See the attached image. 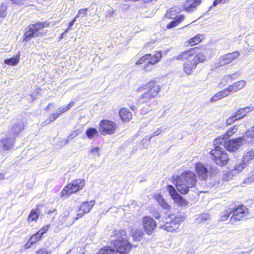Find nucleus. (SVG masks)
<instances>
[{
    "label": "nucleus",
    "instance_id": "1",
    "mask_svg": "<svg viewBox=\"0 0 254 254\" xmlns=\"http://www.w3.org/2000/svg\"><path fill=\"white\" fill-rule=\"evenodd\" d=\"M113 233L116 238L113 241L114 249L105 247L100 250L97 254H129L132 245L128 242L126 231L120 229Z\"/></svg>",
    "mask_w": 254,
    "mask_h": 254
},
{
    "label": "nucleus",
    "instance_id": "2",
    "mask_svg": "<svg viewBox=\"0 0 254 254\" xmlns=\"http://www.w3.org/2000/svg\"><path fill=\"white\" fill-rule=\"evenodd\" d=\"M161 90V87L156 84L154 80L150 81L146 84L138 89V91H143L147 90L137 100L138 104L147 103L151 99L154 98L157 96Z\"/></svg>",
    "mask_w": 254,
    "mask_h": 254
},
{
    "label": "nucleus",
    "instance_id": "3",
    "mask_svg": "<svg viewBox=\"0 0 254 254\" xmlns=\"http://www.w3.org/2000/svg\"><path fill=\"white\" fill-rule=\"evenodd\" d=\"M221 138H216L214 141V149L210 151V154L214 162L218 165L223 166L226 164L228 160V155L224 150V148L221 146L222 142L224 141Z\"/></svg>",
    "mask_w": 254,
    "mask_h": 254
},
{
    "label": "nucleus",
    "instance_id": "4",
    "mask_svg": "<svg viewBox=\"0 0 254 254\" xmlns=\"http://www.w3.org/2000/svg\"><path fill=\"white\" fill-rule=\"evenodd\" d=\"M248 212L247 208L243 206H239L234 209H229L223 212V215L221 217V221H225L229 217L231 214L233 213L231 217L230 220L232 223L237 221L240 220L243 218Z\"/></svg>",
    "mask_w": 254,
    "mask_h": 254
},
{
    "label": "nucleus",
    "instance_id": "5",
    "mask_svg": "<svg viewBox=\"0 0 254 254\" xmlns=\"http://www.w3.org/2000/svg\"><path fill=\"white\" fill-rule=\"evenodd\" d=\"M162 58V54L161 52H157L156 54L151 56V54H146L140 58V59L136 63V64H142V67L146 71L150 70L151 68L150 65L157 63Z\"/></svg>",
    "mask_w": 254,
    "mask_h": 254
},
{
    "label": "nucleus",
    "instance_id": "6",
    "mask_svg": "<svg viewBox=\"0 0 254 254\" xmlns=\"http://www.w3.org/2000/svg\"><path fill=\"white\" fill-rule=\"evenodd\" d=\"M84 185L85 181L84 180H75L64 188L61 192V196L67 198L72 193L81 190Z\"/></svg>",
    "mask_w": 254,
    "mask_h": 254
},
{
    "label": "nucleus",
    "instance_id": "7",
    "mask_svg": "<svg viewBox=\"0 0 254 254\" xmlns=\"http://www.w3.org/2000/svg\"><path fill=\"white\" fill-rule=\"evenodd\" d=\"M218 138H221L223 140L221 139V141H224L222 142L223 145H221V146L228 151L232 152L236 151L240 146L246 143L245 141L244 135L241 137L228 140L226 136H220Z\"/></svg>",
    "mask_w": 254,
    "mask_h": 254
},
{
    "label": "nucleus",
    "instance_id": "8",
    "mask_svg": "<svg viewBox=\"0 0 254 254\" xmlns=\"http://www.w3.org/2000/svg\"><path fill=\"white\" fill-rule=\"evenodd\" d=\"M206 60V56L202 53H197L191 60L187 61L184 65V69L187 74H190L197 64L202 63Z\"/></svg>",
    "mask_w": 254,
    "mask_h": 254
},
{
    "label": "nucleus",
    "instance_id": "9",
    "mask_svg": "<svg viewBox=\"0 0 254 254\" xmlns=\"http://www.w3.org/2000/svg\"><path fill=\"white\" fill-rule=\"evenodd\" d=\"M46 22H37L35 24H30L27 28L24 33V40L26 41H30L32 38L38 36L39 31L48 26Z\"/></svg>",
    "mask_w": 254,
    "mask_h": 254
},
{
    "label": "nucleus",
    "instance_id": "10",
    "mask_svg": "<svg viewBox=\"0 0 254 254\" xmlns=\"http://www.w3.org/2000/svg\"><path fill=\"white\" fill-rule=\"evenodd\" d=\"M76 214V211L71 207L66 208L61 217L62 223L65 224L66 226L72 225L76 220L80 218Z\"/></svg>",
    "mask_w": 254,
    "mask_h": 254
},
{
    "label": "nucleus",
    "instance_id": "11",
    "mask_svg": "<svg viewBox=\"0 0 254 254\" xmlns=\"http://www.w3.org/2000/svg\"><path fill=\"white\" fill-rule=\"evenodd\" d=\"M169 221L161 226V228L168 232H173L177 228L179 224L183 222V217L179 215H170Z\"/></svg>",
    "mask_w": 254,
    "mask_h": 254
},
{
    "label": "nucleus",
    "instance_id": "12",
    "mask_svg": "<svg viewBox=\"0 0 254 254\" xmlns=\"http://www.w3.org/2000/svg\"><path fill=\"white\" fill-rule=\"evenodd\" d=\"M240 55V54L238 51L225 54L219 59L218 62L215 63V66L220 67L229 64L235 60L238 59Z\"/></svg>",
    "mask_w": 254,
    "mask_h": 254
},
{
    "label": "nucleus",
    "instance_id": "13",
    "mask_svg": "<svg viewBox=\"0 0 254 254\" xmlns=\"http://www.w3.org/2000/svg\"><path fill=\"white\" fill-rule=\"evenodd\" d=\"M117 129L116 123L109 120H103L100 124L99 130L101 134H111L115 132Z\"/></svg>",
    "mask_w": 254,
    "mask_h": 254
},
{
    "label": "nucleus",
    "instance_id": "14",
    "mask_svg": "<svg viewBox=\"0 0 254 254\" xmlns=\"http://www.w3.org/2000/svg\"><path fill=\"white\" fill-rule=\"evenodd\" d=\"M167 190L175 203L181 206L188 205V202L177 192L173 186L168 185L167 186Z\"/></svg>",
    "mask_w": 254,
    "mask_h": 254
},
{
    "label": "nucleus",
    "instance_id": "15",
    "mask_svg": "<svg viewBox=\"0 0 254 254\" xmlns=\"http://www.w3.org/2000/svg\"><path fill=\"white\" fill-rule=\"evenodd\" d=\"M142 224L145 232L149 235L153 233L157 226L156 221L152 218L149 216L143 217Z\"/></svg>",
    "mask_w": 254,
    "mask_h": 254
},
{
    "label": "nucleus",
    "instance_id": "16",
    "mask_svg": "<svg viewBox=\"0 0 254 254\" xmlns=\"http://www.w3.org/2000/svg\"><path fill=\"white\" fill-rule=\"evenodd\" d=\"M14 136H12L10 133L6 134L5 137L0 139V150L7 151L14 147L15 143Z\"/></svg>",
    "mask_w": 254,
    "mask_h": 254
},
{
    "label": "nucleus",
    "instance_id": "17",
    "mask_svg": "<svg viewBox=\"0 0 254 254\" xmlns=\"http://www.w3.org/2000/svg\"><path fill=\"white\" fill-rule=\"evenodd\" d=\"M179 178L189 184V186L194 187L196 183L197 178L195 174L192 171H186L183 172L180 176H177Z\"/></svg>",
    "mask_w": 254,
    "mask_h": 254
},
{
    "label": "nucleus",
    "instance_id": "18",
    "mask_svg": "<svg viewBox=\"0 0 254 254\" xmlns=\"http://www.w3.org/2000/svg\"><path fill=\"white\" fill-rule=\"evenodd\" d=\"M94 204V200L84 201L82 202L78 209L76 215L78 216V217L81 218L85 214L88 213L90 211Z\"/></svg>",
    "mask_w": 254,
    "mask_h": 254
},
{
    "label": "nucleus",
    "instance_id": "19",
    "mask_svg": "<svg viewBox=\"0 0 254 254\" xmlns=\"http://www.w3.org/2000/svg\"><path fill=\"white\" fill-rule=\"evenodd\" d=\"M174 183L177 190L183 194H187L190 188L193 187L192 186H189V184H187L184 180L178 177H177Z\"/></svg>",
    "mask_w": 254,
    "mask_h": 254
},
{
    "label": "nucleus",
    "instance_id": "20",
    "mask_svg": "<svg viewBox=\"0 0 254 254\" xmlns=\"http://www.w3.org/2000/svg\"><path fill=\"white\" fill-rule=\"evenodd\" d=\"M195 171L198 177L202 180H205L209 174L208 168L201 163H197L195 165Z\"/></svg>",
    "mask_w": 254,
    "mask_h": 254
},
{
    "label": "nucleus",
    "instance_id": "21",
    "mask_svg": "<svg viewBox=\"0 0 254 254\" xmlns=\"http://www.w3.org/2000/svg\"><path fill=\"white\" fill-rule=\"evenodd\" d=\"M197 49V47L191 48L189 50L183 52L180 55L175 57L174 58L177 60L185 61L187 60H191L193 58V55L194 54V51Z\"/></svg>",
    "mask_w": 254,
    "mask_h": 254
},
{
    "label": "nucleus",
    "instance_id": "22",
    "mask_svg": "<svg viewBox=\"0 0 254 254\" xmlns=\"http://www.w3.org/2000/svg\"><path fill=\"white\" fill-rule=\"evenodd\" d=\"M200 2L201 0H186L184 3V9L188 12L192 11Z\"/></svg>",
    "mask_w": 254,
    "mask_h": 254
},
{
    "label": "nucleus",
    "instance_id": "23",
    "mask_svg": "<svg viewBox=\"0 0 254 254\" xmlns=\"http://www.w3.org/2000/svg\"><path fill=\"white\" fill-rule=\"evenodd\" d=\"M24 125L22 121L19 120L12 126L10 132L14 135H17L18 133L24 129Z\"/></svg>",
    "mask_w": 254,
    "mask_h": 254
},
{
    "label": "nucleus",
    "instance_id": "24",
    "mask_svg": "<svg viewBox=\"0 0 254 254\" xmlns=\"http://www.w3.org/2000/svg\"><path fill=\"white\" fill-rule=\"evenodd\" d=\"M246 85V82L245 80H240L235 82L234 84L227 88L229 93L231 92H235L242 89Z\"/></svg>",
    "mask_w": 254,
    "mask_h": 254
},
{
    "label": "nucleus",
    "instance_id": "25",
    "mask_svg": "<svg viewBox=\"0 0 254 254\" xmlns=\"http://www.w3.org/2000/svg\"><path fill=\"white\" fill-rule=\"evenodd\" d=\"M120 116L124 121H128L132 118V114L126 108H122L119 112Z\"/></svg>",
    "mask_w": 254,
    "mask_h": 254
},
{
    "label": "nucleus",
    "instance_id": "26",
    "mask_svg": "<svg viewBox=\"0 0 254 254\" xmlns=\"http://www.w3.org/2000/svg\"><path fill=\"white\" fill-rule=\"evenodd\" d=\"M229 92L227 88H226L218 93H217L215 95H214L211 98V101L212 102H216L221 98L226 97L229 94Z\"/></svg>",
    "mask_w": 254,
    "mask_h": 254
},
{
    "label": "nucleus",
    "instance_id": "27",
    "mask_svg": "<svg viewBox=\"0 0 254 254\" xmlns=\"http://www.w3.org/2000/svg\"><path fill=\"white\" fill-rule=\"evenodd\" d=\"M180 12V10L177 7H172L170 8L165 14L167 18L170 19H176L179 15L178 14Z\"/></svg>",
    "mask_w": 254,
    "mask_h": 254
},
{
    "label": "nucleus",
    "instance_id": "28",
    "mask_svg": "<svg viewBox=\"0 0 254 254\" xmlns=\"http://www.w3.org/2000/svg\"><path fill=\"white\" fill-rule=\"evenodd\" d=\"M184 18L185 17L184 15H180L177 18L173 19V20L167 24V28L171 29L177 26L179 23L184 20Z\"/></svg>",
    "mask_w": 254,
    "mask_h": 254
},
{
    "label": "nucleus",
    "instance_id": "29",
    "mask_svg": "<svg viewBox=\"0 0 254 254\" xmlns=\"http://www.w3.org/2000/svg\"><path fill=\"white\" fill-rule=\"evenodd\" d=\"M244 138L246 142L250 143L254 140V126L250 130L247 131L244 135Z\"/></svg>",
    "mask_w": 254,
    "mask_h": 254
},
{
    "label": "nucleus",
    "instance_id": "30",
    "mask_svg": "<svg viewBox=\"0 0 254 254\" xmlns=\"http://www.w3.org/2000/svg\"><path fill=\"white\" fill-rule=\"evenodd\" d=\"M254 159V148L252 149L251 150L247 152L242 157V161L246 162L247 164L249 163L251 161Z\"/></svg>",
    "mask_w": 254,
    "mask_h": 254
},
{
    "label": "nucleus",
    "instance_id": "31",
    "mask_svg": "<svg viewBox=\"0 0 254 254\" xmlns=\"http://www.w3.org/2000/svg\"><path fill=\"white\" fill-rule=\"evenodd\" d=\"M156 199L159 204L164 209L169 210L171 206L165 201L164 198L160 195L156 196Z\"/></svg>",
    "mask_w": 254,
    "mask_h": 254
},
{
    "label": "nucleus",
    "instance_id": "32",
    "mask_svg": "<svg viewBox=\"0 0 254 254\" xmlns=\"http://www.w3.org/2000/svg\"><path fill=\"white\" fill-rule=\"evenodd\" d=\"M39 214L40 210L39 209H32L29 215L28 220L29 221L37 220L39 216Z\"/></svg>",
    "mask_w": 254,
    "mask_h": 254
},
{
    "label": "nucleus",
    "instance_id": "33",
    "mask_svg": "<svg viewBox=\"0 0 254 254\" xmlns=\"http://www.w3.org/2000/svg\"><path fill=\"white\" fill-rule=\"evenodd\" d=\"M247 163L241 160V161L237 163L234 167V171L235 173H239L241 172L246 167Z\"/></svg>",
    "mask_w": 254,
    "mask_h": 254
},
{
    "label": "nucleus",
    "instance_id": "34",
    "mask_svg": "<svg viewBox=\"0 0 254 254\" xmlns=\"http://www.w3.org/2000/svg\"><path fill=\"white\" fill-rule=\"evenodd\" d=\"M19 61V56H16L14 57H12L11 58L6 59L4 60V63L6 64L10 65H16Z\"/></svg>",
    "mask_w": 254,
    "mask_h": 254
},
{
    "label": "nucleus",
    "instance_id": "35",
    "mask_svg": "<svg viewBox=\"0 0 254 254\" xmlns=\"http://www.w3.org/2000/svg\"><path fill=\"white\" fill-rule=\"evenodd\" d=\"M204 38L203 36L201 34H197L193 38H191L189 40V44L191 46H194L195 45L197 44L198 43H200L203 38Z\"/></svg>",
    "mask_w": 254,
    "mask_h": 254
},
{
    "label": "nucleus",
    "instance_id": "36",
    "mask_svg": "<svg viewBox=\"0 0 254 254\" xmlns=\"http://www.w3.org/2000/svg\"><path fill=\"white\" fill-rule=\"evenodd\" d=\"M86 134L88 138L92 139L98 134V131L96 128L90 127L87 129Z\"/></svg>",
    "mask_w": 254,
    "mask_h": 254
},
{
    "label": "nucleus",
    "instance_id": "37",
    "mask_svg": "<svg viewBox=\"0 0 254 254\" xmlns=\"http://www.w3.org/2000/svg\"><path fill=\"white\" fill-rule=\"evenodd\" d=\"M143 233L141 230H135L134 231L132 232V237L135 241H139L141 240Z\"/></svg>",
    "mask_w": 254,
    "mask_h": 254
},
{
    "label": "nucleus",
    "instance_id": "38",
    "mask_svg": "<svg viewBox=\"0 0 254 254\" xmlns=\"http://www.w3.org/2000/svg\"><path fill=\"white\" fill-rule=\"evenodd\" d=\"M42 237V236L37 232L30 237L29 239L30 242L33 244H36L38 241L41 239Z\"/></svg>",
    "mask_w": 254,
    "mask_h": 254
},
{
    "label": "nucleus",
    "instance_id": "39",
    "mask_svg": "<svg viewBox=\"0 0 254 254\" xmlns=\"http://www.w3.org/2000/svg\"><path fill=\"white\" fill-rule=\"evenodd\" d=\"M238 130V127L234 126L233 127L230 128L228 131L226 132V133L222 136H226V138H228L229 137L232 136L233 134L236 133Z\"/></svg>",
    "mask_w": 254,
    "mask_h": 254
},
{
    "label": "nucleus",
    "instance_id": "40",
    "mask_svg": "<svg viewBox=\"0 0 254 254\" xmlns=\"http://www.w3.org/2000/svg\"><path fill=\"white\" fill-rule=\"evenodd\" d=\"M234 114L235 115L238 120L243 119L246 116L245 113L244 112L242 108L239 109Z\"/></svg>",
    "mask_w": 254,
    "mask_h": 254
},
{
    "label": "nucleus",
    "instance_id": "41",
    "mask_svg": "<svg viewBox=\"0 0 254 254\" xmlns=\"http://www.w3.org/2000/svg\"><path fill=\"white\" fill-rule=\"evenodd\" d=\"M75 136H76L75 133H74V132L71 133L67 138L63 139L61 141V142L64 145H66L68 143L70 139L73 138L74 137H75Z\"/></svg>",
    "mask_w": 254,
    "mask_h": 254
},
{
    "label": "nucleus",
    "instance_id": "42",
    "mask_svg": "<svg viewBox=\"0 0 254 254\" xmlns=\"http://www.w3.org/2000/svg\"><path fill=\"white\" fill-rule=\"evenodd\" d=\"M6 6L3 3L0 4V16L4 17L6 15Z\"/></svg>",
    "mask_w": 254,
    "mask_h": 254
},
{
    "label": "nucleus",
    "instance_id": "43",
    "mask_svg": "<svg viewBox=\"0 0 254 254\" xmlns=\"http://www.w3.org/2000/svg\"><path fill=\"white\" fill-rule=\"evenodd\" d=\"M87 8H83L79 9L77 12V14L75 16H77V18L79 17H81V18H82L87 14Z\"/></svg>",
    "mask_w": 254,
    "mask_h": 254
},
{
    "label": "nucleus",
    "instance_id": "44",
    "mask_svg": "<svg viewBox=\"0 0 254 254\" xmlns=\"http://www.w3.org/2000/svg\"><path fill=\"white\" fill-rule=\"evenodd\" d=\"M254 181V170L252 172L251 176L244 180V183L250 184Z\"/></svg>",
    "mask_w": 254,
    "mask_h": 254
},
{
    "label": "nucleus",
    "instance_id": "45",
    "mask_svg": "<svg viewBox=\"0 0 254 254\" xmlns=\"http://www.w3.org/2000/svg\"><path fill=\"white\" fill-rule=\"evenodd\" d=\"M236 121H238V120L235 115L233 114L226 120V124L227 125H230L231 124Z\"/></svg>",
    "mask_w": 254,
    "mask_h": 254
},
{
    "label": "nucleus",
    "instance_id": "46",
    "mask_svg": "<svg viewBox=\"0 0 254 254\" xmlns=\"http://www.w3.org/2000/svg\"><path fill=\"white\" fill-rule=\"evenodd\" d=\"M50 227V225H47L44 226L41 229H40L38 231V232L39 233L40 235H41L42 236H43V235L48 231Z\"/></svg>",
    "mask_w": 254,
    "mask_h": 254
},
{
    "label": "nucleus",
    "instance_id": "47",
    "mask_svg": "<svg viewBox=\"0 0 254 254\" xmlns=\"http://www.w3.org/2000/svg\"><path fill=\"white\" fill-rule=\"evenodd\" d=\"M73 104L74 103L73 102H71L65 107H60L62 113H64L68 111L73 105Z\"/></svg>",
    "mask_w": 254,
    "mask_h": 254
},
{
    "label": "nucleus",
    "instance_id": "48",
    "mask_svg": "<svg viewBox=\"0 0 254 254\" xmlns=\"http://www.w3.org/2000/svg\"><path fill=\"white\" fill-rule=\"evenodd\" d=\"M99 151H100V148L99 147H93L90 151V153H92L93 155L97 154V157H99L100 156Z\"/></svg>",
    "mask_w": 254,
    "mask_h": 254
},
{
    "label": "nucleus",
    "instance_id": "49",
    "mask_svg": "<svg viewBox=\"0 0 254 254\" xmlns=\"http://www.w3.org/2000/svg\"><path fill=\"white\" fill-rule=\"evenodd\" d=\"M210 216L208 213H202L200 215L199 219L201 221L207 220L210 218Z\"/></svg>",
    "mask_w": 254,
    "mask_h": 254
},
{
    "label": "nucleus",
    "instance_id": "50",
    "mask_svg": "<svg viewBox=\"0 0 254 254\" xmlns=\"http://www.w3.org/2000/svg\"><path fill=\"white\" fill-rule=\"evenodd\" d=\"M227 2V0H215L213 3V5L210 7V8L216 6L219 3H225Z\"/></svg>",
    "mask_w": 254,
    "mask_h": 254
},
{
    "label": "nucleus",
    "instance_id": "51",
    "mask_svg": "<svg viewBox=\"0 0 254 254\" xmlns=\"http://www.w3.org/2000/svg\"><path fill=\"white\" fill-rule=\"evenodd\" d=\"M232 178V175L231 173H226L224 174L223 179L224 181H228Z\"/></svg>",
    "mask_w": 254,
    "mask_h": 254
},
{
    "label": "nucleus",
    "instance_id": "52",
    "mask_svg": "<svg viewBox=\"0 0 254 254\" xmlns=\"http://www.w3.org/2000/svg\"><path fill=\"white\" fill-rule=\"evenodd\" d=\"M245 113L246 115L250 112L252 111L254 109L253 107H245L242 108Z\"/></svg>",
    "mask_w": 254,
    "mask_h": 254
},
{
    "label": "nucleus",
    "instance_id": "53",
    "mask_svg": "<svg viewBox=\"0 0 254 254\" xmlns=\"http://www.w3.org/2000/svg\"><path fill=\"white\" fill-rule=\"evenodd\" d=\"M59 117L58 114L56 113L51 115V116L49 117V122L51 123L54 121Z\"/></svg>",
    "mask_w": 254,
    "mask_h": 254
},
{
    "label": "nucleus",
    "instance_id": "54",
    "mask_svg": "<svg viewBox=\"0 0 254 254\" xmlns=\"http://www.w3.org/2000/svg\"><path fill=\"white\" fill-rule=\"evenodd\" d=\"M233 75L234 74L225 75L223 78V80H225L226 82H229V81H232V80L233 79Z\"/></svg>",
    "mask_w": 254,
    "mask_h": 254
},
{
    "label": "nucleus",
    "instance_id": "55",
    "mask_svg": "<svg viewBox=\"0 0 254 254\" xmlns=\"http://www.w3.org/2000/svg\"><path fill=\"white\" fill-rule=\"evenodd\" d=\"M50 253L46 249H40L37 252V254H50Z\"/></svg>",
    "mask_w": 254,
    "mask_h": 254
},
{
    "label": "nucleus",
    "instance_id": "56",
    "mask_svg": "<svg viewBox=\"0 0 254 254\" xmlns=\"http://www.w3.org/2000/svg\"><path fill=\"white\" fill-rule=\"evenodd\" d=\"M13 3L17 4H24L26 0H10Z\"/></svg>",
    "mask_w": 254,
    "mask_h": 254
},
{
    "label": "nucleus",
    "instance_id": "57",
    "mask_svg": "<svg viewBox=\"0 0 254 254\" xmlns=\"http://www.w3.org/2000/svg\"><path fill=\"white\" fill-rule=\"evenodd\" d=\"M162 132V129L161 128H159L158 129H157V130L156 131H155L153 133V134L151 136V137H150V138L153 136H157L158 135H159V134H160Z\"/></svg>",
    "mask_w": 254,
    "mask_h": 254
},
{
    "label": "nucleus",
    "instance_id": "58",
    "mask_svg": "<svg viewBox=\"0 0 254 254\" xmlns=\"http://www.w3.org/2000/svg\"><path fill=\"white\" fill-rule=\"evenodd\" d=\"M114 11L113 8L109 7V9L108 11V13L106 14V16L107 17H111L113 15Z\"/></svg>",
    "mask_w": 254,
    "mask_h": 254
},
{
    "label": "nucleus",
    "instance_id": "59",
    "mask_svg": "<svg viewBox=\"0 0 254 254\" xmlns=\"http://www.w3.org/2000/svg\"><path fill=\"white\" fill-rule=\"evenodd\" d=\"M77 16H75L68 24L70 26H72L75 22L77 20Z\"/></svg>",
    "mask_w": 254,
    "mask_h": 254
},
{
    "label": "nucleus",
    "instance_id": "60",
    "mask_svg": "<svg viewBox=\"0 0 254 254\" xmlns=\"http://www.w3.org/2000/svg\"><path fill=\"white\" fill-rule=\"evenodd\" d=\"M33 244V243H31V242H30V240H29L27 243L25 244V248L26 249H29Z\"/></svg>",
    "mask_w": 254,
    "mask_h": 254
},
{
    "label": "nucleus",
    "instance_id": "61",
    "mask_svg": "<svg viewBox=\"0 0 254 254\" xmlns=\"http://www.w3.org/2000/svg\"><path fill=\"white\" fill-rule=\"evenodd\" d=\"M56 114H58V116H59H59H60V115H61L62 114H63V113H62L61 111V109H60V108H58V109H57V110L56 111Z\"/></svg>",
    "mask_w": 254,
    "mask_h": 254
},
{
    "label": "nucleus",
    "instance_id": "62",
    "mask_svg": "<svg viewBox=\"0 0 254 254\" xmlns=\"http://www.w3.org/2000/svg\"><path fill=\"white\" fill-rule=\"evenodd\" d=\"M154 216L156 219H159L160 217V215L158 213L154 214Z\"/></svg>",
    "mask_w": 254,
    "mask_h": 254
},
{
    "label": "nucleus",
    "instance_id": "63",
    "mask_svg": "<svg viewBox=\"0 0 254 254\" xmlns=\"http://www.w3.org/2000/svg\"><path fill=\"white\" fill-rule=\"evenodd\" d=\"M4 178V175L2 173H0V180L3 179Z\"/></svg>",
    "mask_w": 254,
    "mask_h": 254
},
{
    "label": "nucleus",
    "instance_id": "64",
    "mask_svg": "<svg viewBox=\"0 0 254 254\" xmlns=\"http://www.w3.org/2000/svg\"><path fill=\"white\" fill-rule=\"evenodd\" d=\"M71 29V26H70L69 25H68L67 28L65 30V32H67L69 30Z\"/></svg>",
    "mask_w": 254,
    "mask_h": 254
}]
</instances>
